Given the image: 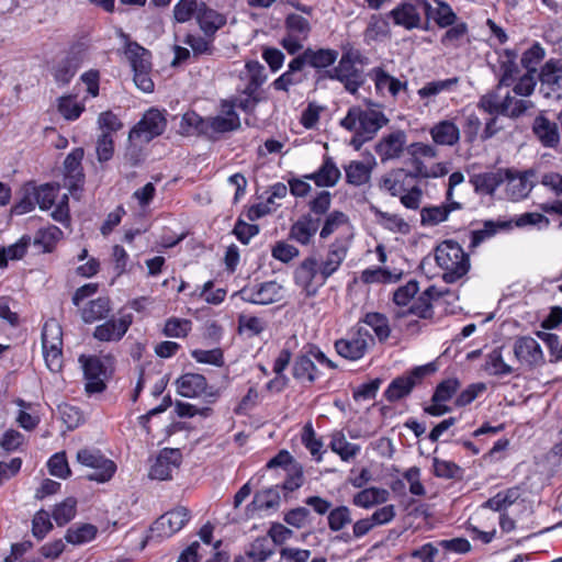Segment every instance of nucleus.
<instances>
[{
    "mask_svg": "<svg viewBox=\"0 0 562 562\" xmlns=\"http://www.w3.org/2000/svg\"><path fill=\"white\" fill-rule=\"evenodd\" d=\"M411 187V173L404 169L393 170L380 180V188L393 196H400Z\"/></svg>",
    "mask_w": 562,
    "mask_h": 562,
    "instance_id": "39",
    "label": "nucleus"
},
{
    "mask_svg": "<svg viewBox=\"0 0 562 562\" xmlns=\"http://www.w3.org/2000/svg\"><path fill=\"white\" fill-rule=\"evenodd\" d=\"M520 496L518 487H510L499 491L493 497L483 503V508H488L494 512H502L512 506Z\"/></svg>",
    "mask_w": 562,
    "mask_h": 562,
    "instance_id": "54",
    "label": "nucleus"
},
{
    "mask_svg": "<svg viewBox=\"0 0 562 562\" xmlns=\"http://www.w3.org/2000/svg\"><path fill=\"white\" fill-rule=\"evenodd\" d=\"M180 465V454L176 450L162 451L150 469V476L155 480H169L172 472Z\"/></svg>",
    "mask_w": 562,
    "mask_h": 562,
    "instance_id": "32",
    "label": "nucleus"
},
{
    "mask_svg": "<svg viewBox=\"0 0 562 562\" xmlns=\"http://www.w3.org/2000/svg\"><path fill=\"white\" fill-rule=\"evenodd\" d=\"M546 57V49L539 42H535L527 50L522 53L520 63L526 72L536 75L537 67Z\"/></svg>",
    "mask_w": 562,
    "mask_h": 562,
    "instance_id": "62",
    "label": "nucleus"
},
{
    "mask_svg": "<svg viewBox=\"0 0 562 562\" xmlns=\"http://www.w3.org/2000/svg\"><path fill=\"white\" fill-rule=\"evenodd\" d=\"M387 122L383 112L355 105L348 109L346 116L340 121V126L353 133L350 145L359 150L364 143L373 139Z\"/></svg>",
    "mask_w": 562,
    "mask_h": 562,
    "instance_id": "2",
    "label": "nucleus"
},
{
    "mask_svg": "<svg viewBox=\"0 0 562 562\" xmlns=\"http://www.w3.org/2000/svg\"><path fill=\"white\" fill-rule=\"evenodd\" d=\"M340 170L330 156H325L321 167L305 179L312 180L317 187H334L340 179Z\"/></svg>",
    "mask_w": 562,
    "mask_h": 562,
    "instance_id": "34",
    "label": "nucleus"
},
{
    "mask_svg": "<svg viewBox=\"0 0 562 562\" xmlns=\"http://www.w3.org/2000/svg\"><path fill=\"white\" fill-rule=\"evenodd\" d=\"M304 483L303 470L300 465H292L286 470V477L282 484L279 485V491L282 492L283 497L286 499L290 495L299 490Z\"/></svg>",
    "mask_w": 562,
    "mask_h": 562,
    "instance_id": "63",
    "label": "nucleus"
},
{
    "mask_svg": "<svg viewBox=\"0 0 562 562\" xmlns=\"http://www.w3.org/2000/svg\"><path fill=\"white\" fill-rule=\"evenodd\" d=\"M330 450L338 454L341 461L350 462L360 453V446L349 442L342 431H335L330 436Z\"/></svg>",
    "mask_w": 562,
    "mask_h": 562,
    "instance_id": "45",
    "label": "nucleus"
},
{
    "mask_svg": "<svg viewBox=\"0 0 562 562\" xmlns=\"http://www.w3.org/2000/svg\"><path fill=\"white\" fill-rule=\"evenodd\" d=\"M221 115L203 117L194 111L183 114L181 128L187 135H200L207 139H218L222 134L231 133L240 128L238 113L233 110L232 104L221 101Z\"/></svg>",
    "mask_w": 562,
    "mask_h": 562,
    "instance_id": "1",
    "label": "nucleus"
},
{
    "mask_svg": "<svg viewBox=\"0 0 562 562\" xmlns=\"http://www.w3.org/2000/svg\"><path fill=\"white\" fill-rule=\"evenodd\" d=\"M510 228V222L484 221L481 228L471 231L470 246L477 247L485 240L494 237L498 232Z\"/></svg>",
    "mask_w": 562,
    "mask_h": 562,
    "instance_id": "48",
    "label": "nucleus"
},
{
    "mask_svg": "<svg viewBox=\"0 0 562 562\" xmlns=\"http://www.w3.org/2000/svg\"><path fill=\"white\" fill-rule=\"evenodd\" d=\"M471 182L477 193L492 195L505 182V177L502 170L482 172L474 175Z\"/></svg>",
    "mask_w": 562,
    "mask_h": 562,
    "instance_id": "42",
    "label": "nucleus"
},
{
    "mask_svg": "<svg viewBox=\"0 0 562 562\" xmlns=\"http://www.w3.org/2000/svg\"><path fill=\"white\" fill-rule=\"evenodd\" d=\"M458 81L457 77L429 81L418 89L417 94L422 100H430L442 92L452 91L457 87Z\"/></svg>",
    "mask_w": 562,
    "mask_h": 562,
    "instance_id": "55",
    "label": "nucleus"
},
{
    "mask_svg": "<svg viewBox=\"0 0 562 562\" xmlns=\"http://www.w3.org/2000/svg\"><path fill=\"white\" fill-rule=\"evenodd\" d=\"M240 80L244 82V86L238 91L259 97V89L266 80L263 66L254 60L246 63Z\"/></svg>",
    "mask_w": 562,
    "mask_h": 562,
    "instance_id": "29",
    "label": "nucleus"
},
{
    "mask_svg": "<svg viewBox=\"0 0 562 562\" xmlns=\"http://www.w3.org/2000/svg\"><path fill=\"white\" fill-rule=\"evenodd\" d=\"M439 296V292L435 286L427 288L417 299H415L407 311L397 313V316L415 315L419 318L427 319L434 315L431 300Z\"/></svg>",
    "mask_w": 562,
    "mask_h": 562,
    "instance_id": "37",
    "label": "nucleus"
},
{
    "mask_svg": "<svg viewBox=\"0 0 562 562\" xmlns=\"http://www.w3.org/2000/svg\"><path fill=\"white\" fill-rule=\"evenodd\" d=\"M437 7L434 8L427 0H420L424 14L427 19L434 20V22L441 29L453 25L458 16L453 12L450 4L445 1L436 0Z\"/></svg>",
    "mask_w": 562,
    "mask_h": 562,
    "instance_id": "28",
    "label": "nucleus"
},
{
    "mask_svg": "<svg viewBox=\"0 0 562 562\" xmlns=\"http://www.w3.org/2000/svg\"><path fill=\"white\" fill-rule=\"evenodd\" d=\"M469 33L468 24L465 22L454 23L449 26L446 33L441 36L440 43L445 47L458 48L467 38Z\"/></svg>",
    "mask_w": 562,
    "mask_h": 562,
    "instance_id": "59",
    "label": "nucleus"
},
{
    "mask_svg": "<svg viewBox=\"0 0 562 562\" xmlns=\"http://www.w3.org/2000/svg\"><path fill=\"white\" fill-rule=\"evenodd\" d=\"M176 384L178 393L189 398L203 395L207 387L205 376L199 373H184L176 381Z\"/></svg>",
    "mask_w": 562,
    "mask_h": 562,
    "instance_id": "36",
    "label": "nucleus"
},
{
    "mask_svg": "<svg viewBox=\"0 0 562 562\" xmlns=\"http://www.w3.org/2000/svg\"><path fill=\"white\" fill-rule=\"evenodd\" d=\"M111 300L108 296H100L91 300L82 310L81 317L87 324L104 319L111 312Z\"/></svg>",
    "mask_w": 562,
    "mask_h": 562,
    "instance_id": "47",
    "label": "nucleus"
},
{
    "mask_svg": "<svg viewBox=\"0 0 562 562\" xmlns=\"http://www.w3.org/2000/svg\"><path fill=\"white\" fill-rule=\"evenodd\" d=\"M338 55V52L333 48L322 47L314 49L307 47L299 54V57L302 59L304 67L310 66L314 68L319 77L325 70H329L328 68L336 63Z\"/></svg>",
    "mask_w": 562,
    "mask_h": 562,
    "instance_id": "24",
    "label": "nucleus"
},
{
    "mask_svg": "<svg viewBox=\"0 0 562 562\" xmlns=\"http://www.w3.org/2000/svg\"><path fill=\"white\" fill-rule=\"evenodd\" d=\"M432 140L438 145L453 146L460 139V128L452 121H440L430 130Z\"/></svg>",
    "mask_w": 562,
    "mask_h": 562,
    "instance_id": "41",
    "label": "nucleus"
},
{
    "mask_svg": "<svg viewBox=\"0 0 562 562\" xmlns=\"http://www.w3.org/2000/svg\"><path fill=\"white\" fill-rule=\"evenodd\" d=\"M98 533V529L91 524L74 525L70 527L65 536L67 542L80 546L92 541Z\"/></svg>",
    "mask_w": 562,
    "mask_h": 562,
    "instance_id": "56",
    "label": "nucleus"
},
{
    "mask_svg": "<svg viewBox=\"0 0 562 562\" xmlns=\"http://www.w3.org/2000/svg\"><path fill=\"white\" fill-rule=\"evenodd\" d=\"M497 55V63L491 65L493 72L498 78L496 88L510 87L514 85L518 74L519 67L516 63L517 53L514 49H495Z\"/></svg>",
    "mask_w": 562,
    "mask_h": 562,
    "instance_id": "18",
    "label": "nucleus"
},
{
    "mask_svg": "<svg viewBox=\"0 0 562 562\" xmlns=\"http://www.w3.org/2000/svg\"><path fill=\"white\" fill-rule=\"evenodd\" d=\"M243 301L268 305L278 302L283 296V288L277 281H266L251 286H245L239 291Z\"/></svg>",
    "mask_w": 562,
    "mask_h": 562,
    "instance_id": "17",
    "label": "nucleus"
},
{
    "mask_svg": "<svg viewBox=\"0 0 562 562\" xmlns=\"http://www.w3.org/2000/svg\"><path fill=\"white\" fill-rule=\"evenodd\" d=\"M85 378V391L88 395L99 394L105 391L106 380L110 376L104 360L98 356H80Z\"/></svg>",
    "mask_w": 562,
    "mask_h": 562,
    "instance_id": "12",
    "label": "nucleus"
},
{
    "mask_svg": "<svg viewBox=\"0 0 562 562\" xmlns=\"http://www.w3.org/2000/svg\"><path fill=\"white\" fill-rule=\"evenodd\" d=\"M378 223L393 233L406 234L409 232V225L397 214L375 210Z\"/></svg>",
    "mask_w": 562,
    "mask_h": 562,
    "instance_id": "60",
    "label": "nucleus"
},
{
    "mask_svg": "<svg viewBox=\"0 0 562 562\" xmlns=\"http://www.w3.org/2000/svg\"><path fill=\"white\" fill-rule=\"evenodd\" d=\"M369 77L374 83L378 94L385 97L386 94L396 98L402 90L407 89V82L387 74L382 67H374L370 70Z\"/></svg>",
    "mask_w": 562,
    "mask_h": 562,
    "instance_id": "25",
    "label": "nucleus"
},
{
    "mask_svg": "<svg viewBox=\"0 0 562 562\" xmlns=\"http://www.w3.org/2000/svg\"><path fill=\"white\" fill-rule=\"evenodd\" d=\"M516 361L526 368H535L543 363V352L539 342L529 336L518 337L513 346Z\"/></svg>",
    "mask_w": 562,
    "mask_h": 562,
    "instance_id": "20",
    "label": "nucleus"
},
{
    "mask_svg": "<svg viewBox=\"0 0 562 562\" xmlns=\"http://www.w3.org/2000/svg\"><path fill=\"white\" fill-rule=\"evenodd\" d=\"M63 237V231L55 226L48 225L40 228L32 238L33 246L42 252H50Z\"/></svg>",
    "mask_w": 562,
    "mask_h": 562,
    "instance_id": "43",
    "label": "nucleus"
},
{
    "mask_svg": "<svg viewBox=\"0 0 562 562\" xmlns=\"http://www.w3.org/2000/svg\"><path fill=\"white\" fill-rule=\"evenodd\" d=\"M321 271V263L316 257H306L294 271L295 283L307 294H314L328 280L322 277Z\"/></svg>",
    "mask_w": 562,
    "mask_h": 562,
    "instance_id": "15",
    "label": "nucleus"
},
{
    "mask_svg": "<svg viewBox=\"0 0 562 562\" xmlns=\"http://www.w3.org/2000/svg\"><path fill=\"white\" fill-rule=\"evenodd\" d=\"M460 125L464 140L469 144L474 143L482 130V122L475 111L468 108L462 110Z\"/></svg>",
    "mask_w": 562,
    "mask_h": 562,
    "instance_id": "53",
    "label": "nucleus"
},
{
    "mask_svg": "<svg viewBox=\"0 0 562 562\" xmlns=\"http://www.w3.org/2000/svg\"><path fill=\"white\" fill-rule=\"evenodd\" d=\"M119 314V318L112 317L103 324L95 326L93 338L102 342L120 341L133 324L134 316L132 313H125L123 311H120Z\"/></svg>",
    "mask_w": 562,
    "mask_h": 562,
    "instance_id": "16",
    "label": "nucleus"
},
{
    "mask_svg": "<svg viewBox=\"0 0 562 562\" xmlns=\"http://www.w3.org/2000/svg\"><path fill=\"white\" fill-rule=\"evenodd\" d=\"M280 493L279 484L261 490L255 494L252 505L260 510L276 509L280 503Z\"/></svg>",
    "mask_w": 562,
    "mask_h": 562,
    "instance_id": "57",
    "label": "nucleus"
},
{
    "mask_svg": "<svg viewBox=\"0 0 562 562\" xmlns=\"http://www.w3.org/2000/svg\"><path fill=\"white\" fill-rule=\"evenodd\" d=\"M532 131L544 147L554 148L560 143V133L557 123L551 122L543 115H539L535 119Z\"/></svg>",
    "mask_w": 562,
    "mask_h": 562,
    "instance_id": "35",
    "label": "nucleus"
},
{
    "mask_svg": "<svg viewBox=\"0 0 562 562\" xmlns=\"http://www.w3.org/2000/svg\"><path fill=\"white\" fill-rule=\"evenodd\" d=\"M374 345V338L368 329L359 325L349 329L345 337L335 341L336 352L350 361H357L364 357L368 349Z\"/></svg>",
    "mask_w": 562,
    "mask_h": 562,
    "instance_id": "7",
    "label": "nucleus"
},
{
    "mask_svg": "<svg viewBox=\"0 0 562 562\" xmlns=\"http://www.w3.org/2000/svg\"><path fill=\"white\" fill-rule=\"evenodd\" d=\"M58 111L66 120L75 121L85 111V104L75 95H64L58 100Z\"/></svg>",
    "mask_w": 562,
    "mask_h": 562,
    "instance_id": "64",
    "label": "nucleus"
},
{
    "mask_svg": "<svg viewBox=\"0 0 562 562\" xmlns=\"http://www.w3.org/2000/svg\"><path fill=\"white\" fill-rule=\"evenodd\" d=\"M390 34L389 22L381 14H372L363 32V42L371 45L390 37Z\"/></svg>",
    "mask_w": 562,
    "mask_h": 562,
    "instance_id": "44",
    "label": "nucleus"
},
{
    "mask_svg": "<svg viewBox=\"0 0 562 562\" xmlns=\"http://www.w3.org/2000/svg\"><path fill=\"white\" fill-rule=\"evenodd\" d=\"M195 19L201 31L207 37H213L226 24V18L204 2H200V10Z\"/></svg>",
    "mask_w": 562,
    "mask_h": 562,
    "instance_id": "33",
    "label": "nucleus"
},
{
    "mask_svg": "<svg viewBox=\"0 0 562 562\" xmlns=\"http://www.w3.org/2000/svg\"><path fill=\"white\" fill-rule=\"evenodd\" d=\"M318 229V222L312 217L296 221L290 228V238L301 245H308Z\"/></svg>",
    "mask_w": 562,
    "mask_h": 562,
    "instance_id": "49",
    "label": "nucleus"
},
{
    "mask_svg": "<svg viewBox=\"0 0 562 562\" xmlns=\"http://www.w3.org/2000/svg\"><path fill=\"white\" fill-rule=\"evenodd\" d=\"M303 69V61L297 55L289 63L288 70L272 82L273 88L279 91H289L291 86L302 83L304 80Z\"/></svg>",
    "mask_w": 562,
    "mask_h": 562,
    "instance_id": "38",
    "label": "nucleus"
},
{
    "mask_svg": "<svg viewBox=\"0 0 562 562\" xmlns=\"http://www.w3.org/2000/svg\"><path fill=\"white\" fill-rule=\"evenodd\" d=\"M88 45L85 42H76L50 66L54 80L61 86L68 85L76 76L79 67L87 57Z\"/></svg>",
    "mask_w": 562,
    "mask_h": 562,
    "instance_id": "5",
    "label": "nucleus"
},
{
    "mask_svg": "<svg viewBox=\"0 0 562 562\" xmlns=\"http://www.w3.org/2000/svg\"><path fill=\"white\" fill-rule=\"evenodd\" d=\"M532 171L514 173L510 170L504 172L505 193L510 201H520L529 195L533 188L530 177Z\"/></svg>",
    "mask_w": 562,
    "mask_h": 562,
    "instance_id": "23",
    "label": "nucleus"
},
{
    "mask_svg": "<svg viewBox=\"0 0 562 562\" xmlns=\"http://www.w3.org/2000/svg\"><path fill=\"white\" fill-rule=\"evenodd\" d=\"M166 114L165 110L160 111L156 108L147 110L130 131L128 139L134 143L148 144L160 136L167 127Z\"/></svg>",
    "mask_w": 562,
    "mask_h": 562,
    "instance_id": "8",
    "label": "nucleus"
},
{
    "mask_svg": "<svg viewBox=\"0 0 562 562\" xmlns=\"http://www.w3.org/2000/svg\"><path fill=\"white\" fill-rule=\"evenodd\" d=\"M76 458L81 465L94 470L93 473L87 476L89 481L106 483L111 481L116 473V463L106 458L99 449L82 448L77 452Z\"/></svg>",
    "mask_w": 562,
    "mask_h": 562,
    "instance_id": "9",
    "label": "nucleus"
},
{
    "mask_svg": "<svg viewBox=\"0 0 562 562\" xmlns=\"http://www.w3.org/2000/svg\"><path fill=\"white\" fill-rule=\"evenodd\" d=\"M432 364L416 367L406 374L395 378L384 391V397L387 402L394 403L408 396L414 387L422 384L426 375L432 373Z\"/></svg>",
    "mask_w": 562,
    "mask_h": 562,
    "instance_id": "10",
    "label": "nucleus"
},
{
    "mask_svg": "<svg viewBox=\"0 0 562 562\" xmlns=\"http://www.w3.org/2000/svg\"><path fill=\"white\" fill-rule=\"evenodd\" d=\"M319 79H329L339 81L345 90L350 94H357L359 89L366 82V76L362 69L356 64H349L346 59H339L337 66L329 70H325Z\"/></svg>",
    "mask_w": 562,
    "mask_h": 562,
    "instance_id": "13",
    "label": "nucleus"
},
{
    "mask_svg": "<svg viewBox=\"0 0 562 562\" xmlns=\"http://www.w3.org/2000/svg\"><path fill=\"white\" fill-rule=\"evenodd\" d=\"M483 370L494 376H506L514 373V368L503 358L502 348H495L485 356Z\"/></svg>",
    "mask_w": 562,
    "mask_h": 562,
    "instance_id": "51",
    "label": "nucleus"
},
{
    "mask_svg": "<svg viewBox=\"0 0 562 562\" xmlns=\"http://www.w3.org/2000/svg\"><path fill=\"white\" fill-rule=\"evenodd\" d=\"M121 37L125 41L124 54L133 69H151V53L139 45L137 42L131 41L127 34L122 33Z\"/></svg>",
    "mask_w": 562,
    "mask_h": 562,
    "instance_id": "30",
    "label": "nucleus"
},
{
    "mask_svg": "<svg viewBox=\"0 0 562 562\" xmlns=\"http://www.w3.org/2000/svg\"><path fill=\"white\" fill-rule=\"evenodd\" d=\"M360 323L369 326L373 331L375 337L380 342H384L390 338L391 327L389 323V318L379 312H369L366 313L364 316L359 321Z\"/></svg>",
    "mask_w": 562,
    "mask_h": 562,
    "instance_id": "52",
    "label": "nucleus"
},
{
    "mask_svg": "<svg viewBox=\"0 0 562 562\" xmlns=\"http://www.w3.org/2000/svg\"><path fill=\"white\" fill-rule=\"evenodd\" d=\"M190 512L186 507H177L162 514L151 526L158 537L169 538L180 531L190 520Z\"/></svg>",
    "mask_w": 562,
    "mask_h": 562,
    "instance_id": "19",
    "label": "nucleus"
},
{
    "mask_svg": "<svg viewBox=\"0 0 562 562\" xmlns=\"http://www.w3.org/2000/svg\"><path fill=\"white\" fill-rule=\"evenodd\" d=\"M502 89L495 88L483 94L477 102V108L490 115H503L510 119L520 117L533 108L532 101L517 98L510 91L503 94Z\"/></svg>",
    "mask_w": 562,
    "mask_h": 562,
    "instance_id": "4",
    "label": "nucleus"
},
{
    "mask_svg": "<svg viewBox=\"0 0 562 562\" xmlns=\"http://www.w3.org/2000/svg\"><path fill=\"white\" fill-rule=\"evenodd\" d=\"M348 254V244L342 239H336L328 246L324 259L321 260V274L323 278H330L337 272Z\"/></svg>",
    "mask_w": 562,
    "mask_h": 562,
    "instance_id": "26",
    "label": "nucleus"
},
{
    "mask_svg": "<svg viewBox=\"0 0 562 562\" xmlns=\"http://www.w3.org/2000/svg\"><path fill=\"white\" fill-rule=\"evenodd\" d=\"M301 442L310 451L316 462L323 459V441L316 437V432L311 423L304 425L301 434Z\"/></svg>",
    "mask_w": 562,
    "mask_h": 562,
    "instance_id": "58",
    "label": "nucleus"
},
{
    "mask_svg": "<svg viewBox=\"0 0 562 562\" xmlns=\"http://www.w3.org/2000/svg\"><path fill=\"white\" fill-rule=\"evenodd\" d=\"M389 498L390 493L387 490L371 486L356 493L352 497V504L363 509H370L374 506L386 503Z\"/></svg>",
    "mask_w": 562,
    "mask_h": 562,
    "instance_id": "40",
    "label": "nucleus"
},
{
    "mask_svg": "<svg viewBox=\"0 0 562 562\" xmlns=\"http://www.w3.org/2000/svg\"><path fill=\"white\" fill-rule=\"evenodd\" d=\"M435 260L442 270V280L446 283L457 282L470 270L469 255L452 239H446L436 247Z\"/></svg>",
    "mask_w": 562,
    "mask_h": 562,
    "instance_id": "3",
    "label": "nucleus"
},
{
    "mask_svg": "<svg viewBox=\"0 0 562 562\" xmlns=\"http://www.w3.org/2000/svg\"><path fill=\"white\" fill-rule=\"evenodd\" d=\"M293 378L304 385H312L321 376V371L315 366L311 356L305 351L299 355L292 367Z\"/></svg>",
    "mask_w": 562,
    "mask_h": 562,
    "instance_id": "31",
    "label": "nucleus"
},
{
    "mask_svg": "<svg viewBox=\"0 0 562 562\" xmlns=\"http://www.w3.org/2000/svg\"><path fill=\"white\" fill-rule=\"evenodd\" d=\"M539 92L551 100L562 99V60L550 58L539 71Z\"/></svg>",
    "mask_w": 562,
    "mask_h": 562,
    "instance_id": "14",
    "label": "nucleus"
},
{
    "mask_svg": "<svg viewBox=\"0 0 562 562\" xmlns=\"http://www.w3.org/2000/svg\"><path fill=\"white\" fill-rule=\"evenodd\" d=\"M43 356L47 368L58 372L63 368V328L55 318L45 322L42 329Z\"/></svg>",
    "mask_w": 562,
    "mask_h": 562,
    "instance_id": "6",
    "label": "nucleus"
},
{
    "mask_svg": "<svg viewBox=\"0 0 562 562\" xmlns=\"http://www.w3.org/2000/svg\"><path fill=\"white\" fill-rule=\"evenodd\" d=\"M423 13L420 0H416L415 2L405 1L397 4L389 12V16L392 19L394 25L402 26L409 31L423 29Z\"/></svg>",
    "mask_w": 562,
    "mask_h": 562,
    "instance_id": "21",
    "label": "nucleus"
},
{
    "mask_svg": "<svg viewBox=\"0 0 562 562\" xmlns=\"http://www.w3.org/2000/svg\"><path fill=\"white\" fill-rule=\"evenodd\" d=\"M406 135L403 131H395L384 136L375 147L382 161L398 158L405 147Z\"/></svg>",
    "mask_w": 562,
    "mask_h": 562,
    "instance_id": "27",
    "label": "nucleus"
},
{
    "mask_svg": "<svg viewBox=\"0 0 562 562\" xmlns=\"http://www.w3.org/2000/svg\"><path fill=\"white\" fill-rule=\"evenodd\" d=\"M374 162L351 160L344 167L347 183L361 187L369 182Z\"/></svg>",
    "mask_w": 562,
    "mask_h": 562,
    "instance_id": "46",
    "label": "nucleus"
},
{
    "mask_svg": "<svg viewBox=\"0 0 562 562\" xmlns=\"http://www.w3.org/2000/svg\"><path fill=\"white\" fill-rule=\"evenodd\" d=\"M459 209H461V204L458 202L424 207L420 211L422 224L428 226L438 225L448 218L451 211Z\"/></svg>",
    "mask_w": 562,
    "mask_h": 562,
    "instance_id": "50",
    "label": "nucleus"
},
{
    "mask_svg": "<svg viewBox=\"0 0 562 562\" xmlns=\"http://www.w3.org/2000/svg\"><path fill=\"white\" fill-rule=\"evenodd\" d=\"M352 521L351 510L346 505H340L331 510L327 515V525L330 531L338 532L350 525Z\"/></svg>",
    "mask_w": 562,
    "mask_h": 562,
    "instance_id": "61",
    "label": "nucleus"
},
{
    "mask_svg": "<svg viewBox=\"0 0 562 562\" xmlns=\"http://www.w3.org/2000/svg\"><path fill=\"white\" fill-rule=\"evenodd\" d=\"M85 151L81 147L72 149L64 161L65 179L64 184L71 193L82 188L85 175L82 171L81 161Z\"/></svg>",
    "mask_w": 562,
    "mask_h": 562,
    "instance_id": "22",
    "label": "nucleus"
},
{
    "mask_svg": "<svg viewBox=\"0 0 562 562\" xmlns=\"http://www.w3.org/2000/svg\"><path fill=\"white\" fill-rule=\"evenodd\" d=\"M285 34L280 41L281 46L290 55L297 54L311 33V24L304 16L290 13L284 20Z\"/></svg>",
    "mask_w": 562,
    "mask_h": 562,
    "instance_id": "11",
    "label": "nucleus"
}]
</instances>
